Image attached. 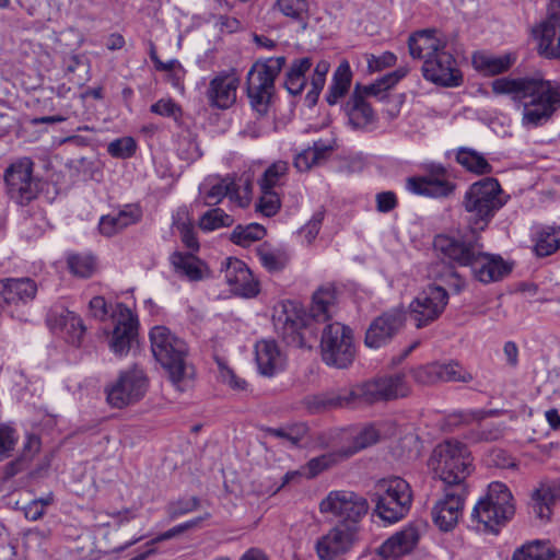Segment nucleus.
I'll return each mask as SVG.
<instances>
[{
  "label": "nucleus",
  "mask_w": 560,
  "mask_h": 560,
  "mask_svg": "<svg viewBox=\"0 0 560 560\" xmlns=\"http://www.w3.org/2000/svg\"><path fill=\"white\" fill-rule=\"evenodd\" d=\"M491 90L509 96L522 110L521 125L526 130L547 125L560 112V82L546 79L541 72L498 78Z\"/></svg>",
  "instance_id": "f257e3e1"
},
{
  "label": "nucleus",
  "mask_w": 560,
  "mask_h": 560,
  "mask_svg": "<svg viewBox=\"0 0 560 560\" xmlns=\"http://www.w3.org/2000/svg\"><path fill=\"white\" fill-rule=\"evenodd\" d=\"M336 291L332 288H319L312 296L308 313L292 301H282L273 308L275 329L288 346L312 349L317 339V325L329 324L336 313Z\"/></svg>",
  "instance_id": "f03ea898"
},
{
  "label": "nucleus",
  "mask_w": 560,
  "mask_h": 560,
  "mask_svg": "<svg viewBox=\"0 0 560 560\" xmlns=\"http://www.w3.org/2000/svg\"><path fill=\"white\" fill-rule=\"evenodd\" d=\"M434 248L458 266L470 267L475 278L482 283H491L508 276L512 266L499 255L482 250L478 235L453 237L438 235Z\"/></svg>",
  "instance_id": "7ed1b4c3"
},
{
  "label": "nucleus",
  "mask_w": 560,
  "mask_h": 560,
  "mask_svg": "<svg viewBox=\"0 0 560 560\" xmlns=\"http://www.w3.org/2000/svg\"><path fill=\"white\" fill-rule=\"evenodd\" d=\"M150 342L153 357L166 371L173 385L184 390L195 375V369L187 359V343L165 326H155L150 330Z\"/></svg>",
  "instance_id": "20e7f679"
},
{
  "label": "nucleus",
  "mask_w": 560,
  "mask_h": 560,
  "mask_svg": "<svg viewBox=\"0 0 560 560\" xmlns=\"http://www.w3.org/2000/svg\"><path fill=\"white\" fill-rule=\"evenodd\" d=\"M509 198L498 179L493 177H485L472 183L462 201L470 229L469 235H478L485 231Z\"/></svg>",
  "instance_id": "39448f33"
},
{
  "label": "nucleus",
  "mask_w": 560,
  "mask_h": 560,
  "mask_svg": "<svg viewBox=\"0 0 560 560\" xmlns=\"http://www.w3.org/2000/svg\"><path fill=\"white\" fill-rule=\"evenodd\" d=\"M515 506L510 489L502 482L488 486L485 497L480 498L470 514V527L477 532L498 534L513 517Z\"/></svg>",
  "instance_id": "423d86ee"
},
{
  "label": "nucleus",
  "mask_w": 560,
  "mask_h": 560,
  "mask_svg": "<svg viewBox=\"0 0 560 560\" xmlns=\"http://www.w3.org/2000/svg\"><path fill=\"white\" fill-rule=\"evenodd\" d=\"M334 392L337 408H349L406 397L409 387L402 374H395Z\"/></svg>",
  "instance_id": "0eeeda50"
},
{
  "label": "nucleus",
  "mask_w": 560,
  "mask_h": 560,
  "mask_svg": "<svg viewBox=\"0 0 560 560\" xmlns=\"http://www.w3.org/2000/svg\"><path fill=\"white\" fill-rule=\"evenodd\" d=\"M431 466L445 487L465 485L471 471L470 452L466 445L456 440L439 444L431 456Z\"/></svg>",
  "instance_id": "6e6552de"
},
{
  "label": "nucleus",
  "mask_w": 560,
  "mask_h": 560,
  "mask_svg": "<svg viewBox=\"0 0 560 560\" xmlns=\"http://www.w3.org/2000/svg\"><path fill=\"white\" fill-rule=\"evenodd\" d=\"M372 500L375 502L377 516L393 524L404 518L409 512L412 491L405 479L392 477L376 482Z\"/></svg>",
  "instance_id": "1a4fd4ad"
},
{
  "label": "nucleus",
  "mask_w": 560,
  "mask_h": 560,
  "mask_svg": "<svg viewBox=\"0 0 560 560\" xmlns=\"http://www.w3.org/2000/svg\"><path fill=\"white\" fill-rule=\"evenodd\" d=\"M287 62L285 57H271L256 62L247 73V95L250 105L259 115L268 112L275 92V80Z\"/></svg>",
  "instance_id": "9d476101"
},
{
  "label": "nucleus",
  "mask_w": 560,
  "mask_h": 560,
  "mask_svg": "<svg viewBox=\"0 0 560 560\" xmlns=\"http://www.w3.org/2000/svg\"><path fill=\"white\" fill-rule=\"evenodd\" d=\"M320 351L327 365L348 368L355 358L352 329L339 322L326 324L322 330Z\"/></svg>",
  "instance_id": "9b49d317"
},
{
  "label": "nucleus",
  "mask_w": 560,
  "mask_h": 560,
  "mask_svg": "<svg viewBox=\"0 0 560 560\" xmlns=\"http://www.w3.org/2000/svg\"><path fill=\"white\" fill-rule=\"evenodd\" d=\"M34 161L28 156L13 160L3 173L7 194L16 203L24 206L37 197L39 180L34 175Z\"/></svg>",
  "instance_id": "f8f14e48"
},
{
  "label": "nucleus",
  "mask_w": 560,
  "mask_h": 560,
  "mask_svg": "<svg viewBox=\"0 0 560 560\" xmlns=\"http://www.w3.org/2000/svg\"><path fill=\"white\" fill-rule=\"evenodd\" d=\"M202 189H205L202 200L206 206H215L225 197L240 208H245L250 202L252 183L248 178L235 180L234 177L226 175L209 179L200 187V190Z\"/></svg>",
  "instance_id": "ddd939ff"
},
{
  "label": "nucleus",
  "mask_w": 560,
  "mask_h": 560,
  "mask_svg": "<svg viewBox=\"0 0 560 560\" xmlns=\"http://www.w3.org/2000/svg\"><path fill=\"white\" fill-rule=\"evenodd\" d=\"M319 511L332 514L340 518V522L358 525L368 513L369 503L365 498L353 491L334 490L322 500Z\"/></svg>",
  "instance_id": "4468645a"
},
{
  "label": "nucleus",
  "mask_w": 560,
  "mask_h": 560,
  "mask_svg": "<svg viewBox=\"0 0 560 560\" xmlns=\"http://www.w3.org/2000/svg\"><path fill=\"white\" fill-rule=\"evenodd\" d=\"M148 380L141 369L124 371L118 378L106 387L108 404L115 408H124L139 401L145 394Z\"/></svg>",
  "instance_id": "2eb2a0df"
},
{
  "label": "nucleus",
  "mask_w": 560,
  "mask_h": 560,
  "mask_svg": "<svg viewBox=\"0 0 560 560\" xmlns=\"http://www.w3.org/2000/svg\"><path fill=\"white\" fill-rule=\"evenodd\" d=\"M456 185L450 179L448 171L442 165L431 163L425 166V174L407 178L408 191L429 198H447Z\"/></svg>",
  "instance_id": "dca6fc26"
},
{
  "label": "nucleus",
  "mask_w": 560,
  "mask_h": 560,
  "mask_svg": "<svg viewBox=\"0 0 560 560\" xmlns=\"http://www.w3.org/2000/svg\"><path fill=\"white\" fill-rule=\"evenodd\" d=\"M448 303V293L441 284L428 285L409 305L410 316L417 328L436 320Z\"/></svg>",
  "instance_id": "f3484780"
},
{
  "label": "nucleus",
  "mask_w": 560,
  "mask_h": 560,
  "mask_svg": "<svg viewBox=\"0 0 560 560\" xmlns=\"http://www.w3.org/2000/svg\"><path fill=\"white\" fill-rule=\"evenodd\" d=\"M467 488L465 485L444 487L443 495L432 508L434 524L442 532H451L458 524L463 515Z\"/></svg>",
  "instance_id": "a211bd4d"
},
{
  "label": "nucleus",
  "mask_w": 560,
  "mask_h": 560,
  "mask_svg": "<svg viewBox=\"0 0 560 560\" xmlns=\"http://www.w3.org/2000/svg\"><path fill=\"white\" fill-rule=\"evenodd\" d=\"M359 540V525L337 523L315 542V550L320 560H332L349 552Z\"/></svg>",
  "instance_id": "6ab92c4d"
},
{
  "label": "nucleus",
  "mask_w": 560,
  "mask_h": 560,
  "mask_svg": "<svg viewBox=\"0 0 560 560\" xmlns=\"http://www.w3.org/2000/svg\"><path fill=\"white\" fill-rule=\"evenodd\" d=\"M422 74L425 80L442 86H459L463 82L456 59L446 48L423 62Z\"/></svg>",
  "instance_id": "aec40b11"
},
{
  "label": "nucleus",
  "mask_w": 560,
  "mask_h": 560,
  "mask_svg": "<svg viewBox=\"0 0 560 560\" xmlns=\"http://www.w3.org/2000/svg\"><path fill=\"white\" fill-rule=\"evenodd\" d=\"M37 293V284L31 278H5L0 280V307L14 316V308L33 301Z\"/></svg>",
  "instance_id": "412c9836"
},
{
  "label": "nucleus",
  "mask_w": 560,
  "mask_h": 560,
  "mask_svg": "<svg viewBox=\"0 0 560 560\" xmlns=\"http://www.w3.org/2000/svg\"><path fill=\"white\" fill-rule=\"evenodd\" d=\"M405 313L400 308H393L376 317L365 334V346L378 349L388 343L402 328Z\"/></svg>",
  "instance_id": "4be33fe9"
},
{
  "label": "nucleus",
  "mask_w": 560,
  "mask_h": 560,
  "mask_svg": "<svg viewBox=\"0 0 560 560\" xmlns=\"http://www.w3.org/2000/svg\"><path fill=\"white\" fill-rule=\"evenodd\" d=\"M230 290L243 298H253L259 292V283L252 271L241 259L229 257L222 268Z\"/></svg>",
  "instance_id": "5701e85b"
},
{
  "label": "nucleus",
  "mask_w": 560,
  "mask_h": 560,
  "mask_svg": "<svg viewBox=\"0 0 560 560\" xmlns=\"http://www.w3.org/2000/svg\"><path fill=\"white\" fill-rule=\"evenodd\" d=\"M115 322L109 347L114 353L124 355L128 353L138 335V319L127 306L118 304Z\"/></svg>",
  "instance_id": "b1692460"
},
{
  "label": "nucleus",
  "mask_w": 560,
  "mask_h": 560,
  "mask_svg": "<svg viewBox=\"0 0 560 560\" xmlns=\"http://www.w3.org/2000/svg\"><path fill=\"white\" fill-rule=\"evenodd\" d=\"M47 325L54 330L65 334L71 345L79 346L85 332L81 317L63 306L50 308L46 317Z\"/></svg>",
  "instance_id": "393cba45"
},
{
  "label": "nucleus",
  "mask_w": 560,
  "mask_h": 560,
  "mask_svg": "<svg viewBox=\"0 0 560 560\" xmlns=\"http://www.w3.org/2000/svg\"><path fill=\"white\" fill-rule=\"evenodd\" d=\"M240 79L233 72H221L209 83L207 100L210 106L220 109L230 108L236 101Z\"/></svg>",
  "instance_id": "a878e982"
},
{
  "label": "nucleus",
  "mask_w": 560,
  "mask_h": 560,
  "mask_svg": "<svg viewBox=\"0 0 560 560\" xmlns=\"http://www.w3.org/2000/svg\"><path fill=\"white\" fill-rule=\"evenodd\" d=\"M538 40V54L547 59H560V11L548 15L537 28L534 30Z\"/></svg>",
  "instance_id": "bb28decb"
},
{
  "label": "nucleus",
  "mask_w": 560,
  "mask_h": 560,
  "mask_svg": "<svg viewBox=\"0 0 560 560\" xmlns=\"http://www.w3.org/2000/svg\"><path fill=\"white\" fill-rule=\"evenodd\" d=\"M557 502H560V478L540 482L530 495L533 513L542 522L551 520Z\"/></svg>",
  "instance_id": "cd10ccee"
},
{
  "label": "nucleus",
  "mask_w": 560,
  "mask_h": 560,
  "mask_svg": "<svg viewBox=\"0 0 560 560\" xmlns=\"http://www.w3.org/2000/svg\"><path fill=\"white\" fill-rule=\"evenodd\" d=\"M141 218L142 211L138 206L126 205L118 211L102 215L98 222V231L102 235L110 237L138 223Z\"/></svg>",
  "instance_id": "c85d7f7f"
},
{
  "label": "nucleus",
  "mask_w": 560,
  "mask_h": 560,
  "mask_svg": "<svg viewBox=\"0 0 560 560\" xmlns=\"http://www.w3.org/2000/svg\"><path fill=\"white\" fill-rule=\"evenodd\" d=\"M408 47L412 58L422 59L424 62L446 48V40L439 35L436 30H422L410 35Z\"/></svg>",
  "instance_id": "c756f323"
},
{
  "label": "nucleus",
  "mask_w": 560,
  "mask_h": 560,
  "mask_svg": "<svg viewBox=\"0 0 560 560\" xmlns=\"http://www.w3.org/2000/svg\"><path fill=\"white\" fill-rule=\"evenodd\" d=\"M419 538V530L415 526H407L387 538L377 552L384 559L401 557L415 549Z\"/></svg>",
  "instance_id": "7c9ffc66"
},
{
  "label": "nucleus",
  "mask_w": 560,
  "mask_h": 560,
  "mask_svg": "<svg viewBox=\"0 0 560 560\" xmlns=\"http://www.w3.org/2000/svg\"><path fill=\"white\" fill-rule=\"evenodd\" d=\"M345 112L348 117V124L355 130H366L370 125L375 122L374 110L363 97L360 84L355 85L352 95L345 106Z\"/></svg>",
  "instance_id": "2f4dec72"
},
{
  "label": "nucleus",
  "mask_w": 560,
  "mask_h": 560,
  "mask_svg": "<svg viewBox=\"0 0 560 560\" xmlns=\"http://www.w3.org/2000/svg\"><path fill=\"white\" fill-rule=\"evenodd\" d=\"M256 362L258 371L265 376H273L282 371L285 358L273 340H261L256 343Z\"/></svg>",
  "instance_id": "473e14b6"
},
{
  "label": "nucleus",
  "mask_w": 560,
  "mask_h": 560,
  "mask_svg": "<svg viewBox=\"0 0 560 560\" xmlns=\"http://www.w3.org/2000/svg\"><path fill=\"white\" fill-rule=\"evenodd\" d=\"M512 560H560V549L548 540H532L516 548Z\"/></svg>",
  "instance_id": "72a5a7b5"
},
{
  "label": "nucleus",
  "mask_w": 560,
  "mask_h": 560,
  "mask_svg": "<svg viewBox=\"0 0 560 560\" xmlns=\"http://www.w3.org/2000/svg\"><path fill=\"white\" fill-rule=\"evenodd\" d=\"M515 56L505 54L494 56L486 52H477L472 56L475 69L485 75H498L509 71L515 63Z\"/></svg>",
  "instance_id": "f704fd0d"
},
{
  "label": "nucleus",
  "mask_w": 560,
  "mask_h": 560,
  "mask_svg": "<svg viewBox=\"0 0 560 560\" xmlns=\"http://www.w3.org/2000/svg\"><path fill=\"white\" fill-rule=\"evenodd\" d=\"M170 261L175 272L189 281H199L205 277L203 262L192 254L175 252L171 255Z\"/></svg>",
  "instance_id": "c9c22d12"
},
{
  "label": "nucleus",
  "mask_w": 560,
  "mask_h": 560,
  "mask_svg": "<svg viewBox=\"0 0 560 560\" xmlns=\"http://www.w3.org/2000/svg\"><path fill=\"white\" fill-rule=\"evenodd\" d=\"M352 79V72L347 61L341 62L336 69L332 81L326 94V101L329 105H336L349 91Z\"/></svg>",
  "instance_id": "e433bc0d"
},
{
  "label": "nucleus",
  "mask_w": 560,
  "mask_h": 560,
  "mask_svg": "<svg viewBox=\"0 0 560 560\" xmlns=\"http://www.w3.org/2000/svg\"><path fill=\"white\" fill-rule=\"evenodd\" d=\"M312 67V59L308 57H303L293 60L291 63L284 81V86L288 92L292 95L300 94L306 84V72Z\"/></svg>",
  "instance_id": "4c0bfd02"
},
{
  "label": "nucleus",
  "mask_w": 560,
  "mask_h": 560,
  "mask_svg": "<svg viewBox=\"0 0 560 560\" xmlns=\"http://www.w3.org/2000/svg\"><path fill=\"white\" fill-rule=\"evenodd\" d=\"M380 439V432L374 425L363 428L347 445L339 447L341 458H349L373 444Z\"/></svg>",
  "instance_id": "58836bf2"
},
{
  "label": "nucleus",
  "mask_w": 560,
  "mask_h": 560,
  "mask_svg": "<svg viewBox=\"0 0 560 560\" xmlns=\"http://www.w3.org/2000/svg\"><path fill=\"white\" fill-rule=\"evenodd\" d=\"M456 161L467 171L479 175L489 174L492 172V166L479 152L460 148L456 153Z\"/></svg>",
  "instance_id": "ea45409f"
},
{
  "label": "nucleus",
  "mask_w": 560,
  "mask_h": 560,
  "mask_svg": "<svg viewBox=\"0 0 560 560\" xmlns=\"http://www.w3.org/2000/svg\"><path fill=\"white\" fill-rule=\"evenodd\" d=\"M234 223L232 215L228 214L221 208H214L205 212L198 222L203 232H212L221 228H229Z\"/></svg>",
  "instance_id": "a19ab883"
},
{
  "label": "nucleus",
  "mask_w": 560,
  "mask_h": 560,
  "mask_svg": "<svg viewBox=\"0 0 560 560\" xmlns=\"http://www.w3.org/2000/svg\"><path fill=\"white\" fill-rule=\"evenodd\" d=\"M266 230L258 223H250L246 226L237 225L231 233L230 240L240 246L247 247L253 242L261 240Z\"/></svg>",
  "instance_id": "79ce46f5"
},
{
  "label": "nucleus",
  "mask_w": 560,
  "mask_h": 560,
  "mask_svg": "<svg viewBox=\"0 0 560 560\" xmlns=\"http://www.w3.org/2000/svg\"><path fill=\"white\" fill-rule=\"evenodd\" d=\"M288 170V164L282 161L270 165L259 180L260 190H277L284 183Z\"/></svg>",
  "instance_id": "37998d69"
},
{
  "label": "nucleus",
  "mask_w": 560,
  "mask_h": 560,
  "mask_svg": "<svg viewBox=\"0 0 560 560\" xmlns=\"http://www.w3.org/2000/svg\"><path fill=\"white\" fill-rule=\"evenodd\" d=\"M275 8L284 16L306 25L308 19V2L306 0H277Z\"/></svg>",
  "instance_id": "c03bdc74"
},
{
  "label": "nucleus",
  "mask_w": 560,
  "mask_h": 560,
  "mask_svg": "<svg viewBox=\"0 0 560 560\" xmlns=\"http://www.w3.org/2000/svg\"><path fill=\"white\" fill-rule=\"evenodd\" d=\"M560 248V228H546L537 236L535 249L538 256H549Z\"/></svg>",
  "instance_id": "a18cd8bd"
},
{
  "label": "nucleus",
  "mask_w": 560,
  "mask_h": 560,
  "mask_svg": "<svg viewBox=\"0 0 560 560\" xmlns=\"http://www.w3.org/2000/svg\"><path fill=\"white\" fill-rule=\"evenodd\" d=\"M342 459L339 454V448L335 452L314 457L303 467V475L308 479L314 478Z\"/></svg>",
  "instance_id": "49530a36"
},
{
  "label": "nucleus",
  "mask_w": 560,
  "mask_h": 560,
  "mask_svg": "<svg viewBox=\"0 0 560 560\" xmlns=\"http://www.w3.org/2000/svg\"><path fill=\"white\" fill-rule=\"evenodd\" d=\"M329 63L325 60H320L313 72L312 79H311V90L307 92L305 101L307 102L308 106L316 105L318 101V96L325 85L326 82V75L329 71Z\"/></svg>",
  "instance_id": "de8ad7c7"
},
{
  "label": "nucleus",
  "mask_w": 560,
  "mask_h": 560,
  "mask_svg": "<svg viewBox=\"0 0 560 560\" xmlns=\"http://www.w3.org/2000/svg\"><path fill=\"white\" fill-rule=\"evenodd\" d=\"M69 270L78 277L89 278L95 270V260L91 255L71 254L67 259Z\"/></svg>",
  "instance_id": "09e8293b"
},
{
  "label": "nucleus",
  "mask_w": 560,
  "mask_h": 560,
  "mask_svg": "<svg viewBox=\"0 0 560 560\" xmlns=\"http://www.w3.org/2000/svg\"><path fill=\"white\" fill-rule=\"evenodd\" d=\"M440 382H463L472 381V375L464 369L458 362L450 361L439 363Z\"/></svg>",
  "instance_id": "8fccbe9b"
},
{
  "label": "nucleus",
  "mask_w": 560,
  "mask_h": 560,
  "mask_svg": "<svg viewBox=\"0 0 560 560\" xmlns=\"http://www.w3.org/2000/svg\"><path fill=\"white\" fill-rule=\"evenodd\" d=\"M303 404L311 413H319L337 408L334 390L306 396Z\"/></svg>",
  "instance_id": "3c124183"
},
{
  "label": "nucleus",
  "mask_w": 560,
  "mask_h": 560,
  "mask_svg": "<svg viewBox=\"0 0 560 560\" xmlns=\"http://www.w3.org/2000/svg\"><path fill=\"white\" fill-rule=\"evenodd\" d=\"M199 504L200 501L197 497H183L170 502L166 506V512L171 520H176L179 516L196 511Z\"/></svg>",
  "instance_id": "603ef678"
},
{
  "label": "nucleus",
  "mask_w": 560,
  "mask_h": 560,
  "mask_svg": "<svg viewBox=\"0 0 560 560\" xmlns=\"http://www.w3.org/2000/svg\"><path fill=\"white\" fill-rule=\"evenodd\" d=\"M270 435L285 440L290 445L298 446L307 434L305 424H294L288 428L270 429Z\"/></svg>",
  "instance_id": "864d4df0"
},
{
  "label": "nucleus",
  "mask_w": 560,
  "mask_h": 560,
  "mask_svg": "<svg viewBox=\"0 0 560 560\" xmlns=\"http://www.w3.org/2000/svg\"><path fill=\"white\" fill-rule=\"evenodd\" d=\"M137 143L131 137H122L112 141L107 147V152L117 159H128L136 152Z\"/></svg>",
  "instance_id": "5fc2aeb1"
},
{
  "label": "nucleus",
  "mask_w": 560,
  "mask_h": 560,
  "mask_svg": "<svg viewBox=\"0 0 560 560\" xmlns=\"http://www.w3.org/2000/svg\"><path fill=\"white\" fill-rule=\"evenodd\" d=\"M19 434L15 429L8 424H0V462L11 456L16 443Z\"/></svg>",
  "instance_id": "6e6d98bb"
},
{
  "label": "nucleus",
  "mask_w": 560,
  "mask_h": 560,
  "mask_svg": "<svg viewBox=\"0 0 560 560\" xmlns=\"http://www.w3.org/2000/svg\"><path fill=\"white\" fill-rule=\"evenodd\" d=\"M261 196L257 203V210L266 217L275 215L280 207L281 200L277 190H260Z\"/></svg>",
  "instance_id": "4d7b16f0"
},
{
  "label": "nucleus",
  "mask_w": 560,
  "mask_h": 560,
  "mask_svg": "<svg viewBox=\"0 0 560 560\" xmlns=\"http://www.w3.org/2000/svg\"><path fill=\"white\" fill-rule=\"evenodd\" d=\"M260 264L269 271H280L287 264V258L279 252L260 248L257 253Z\"/></svg>",
  "instance_id": "13d9d810"
},
{
  "label": "nucleus",
  "mask_w": 560,
  "mask_h": 560,
  "mask_svg": "<svg viewBox=\"0 0 560 560\" xmlns=\"http://www.w3.org/2000/svg\"><path fill=\"white\" fill-rule=\"evenodd\" d=\"M180 212L177 213V218H174V226L179 232L183 243L190 249L197 250L199 243L195 235L194 225L189 221H184L179 218Z\"/></svg>",
  "instance_id": "bf43d9fd"
},
{
  "label": "nucleus",
  "mask_w": 560,
  "mask_h": 560,
  "mask_svg": "<svg viewBox=\"0 0 560 560\" xmlns=\"http://www.w3.org/2000/svg\"><path fill=\"white\" fill-rule=\"evenodd\" d=\"M415 381L422 385H431L440 382L439 362L419 366L412 370Z\"/></svg>",
  "instance_id": "052dcab7"
},
{
  "label": "nucleus",
  "mask_w": 560,
  "mask_h": 560,
  "mask_svg": "<svg viewBox=\"0 0 560 560\" xmlns=\"http://www.w3.org/2000/svg\"><path fill=\"white\" fill-rule=\"evenodd\" d=\"M150 110L159 116L173 118L177 121L182 116L180 107L171 98H161L151 105Z\"/></svg>",
  "instance_id": "680f3d73"
},
{
  "label": "nucleus",
  "mask_w": 560,
  "mask_h": 560,
  "mask_svg": "<svg viewBox=\"0 0 560 560\" xmlns=\"http://www.w3.org/2000/svg\"><path fill=\"white\" fill-rule=\"evenodd\" d=\"M220 374L219 377L222 383L229 385L234 390H246L247 382L237 376L230 368L219 362Z\"/></svg>",
  "instance_id": "e2e57ef3"
},
{
  "label": "nucleus",
  "mask_w": 560,
  "mask_h": 560,
  "mask_svg": "<svg viewBox=\"0 0 560 560\" xmlns=\"http://www.w3.org/2000/svg\"><path fill=\"white\" fill-rule=\"evenodd\" d=\"M390 89L388 82L385 81V77L383 75L381 79L376 80L374 83L361 86V93L363 97L365 96H374L380 101H383L387 97V91Z\"/></svg>",
  "instance_id": "0e129e2a"
},
{
  "label": "nucleus",
  "mask_w": 560,
  "mask_h": 560,
  "mask_svg": "<svg viewBox=\"0 0 560 560\" xmlns=\"http://www.w3.org/2000/svg\"><path fill=\"white\" fill-rule=\"evenodd\" d=\"M368 68L371 72L381 71L384 68L392 67L396 63V56L390 51H385L381 56L376 57L370 55L368 57Z\"/></svg>",
  "instance_id": "69168bd1"
},
{
  "label": "nucleus",
  "mask_w": 560,
  "mask_h": 560,
  "mask_svg": "<svg viewBox=\"0 0 560 560\" xmlns=\"http://www.w3.org/2000/svg\"><path fill=\"white\" fill-rule=\"evenodd\" d=\"M324 220V212L317 211L312 219L301 229V233L311 243L318 234Z\"/></svg>",
  "instance_id": "338daca9"
},
{
  "label": "nucleus",
  "mask_w": 560,
  "mask_h": 560,
  "mask_svg": "<svg viewBox=\"0 0 560 560\" xmlns=\"http://www.w3.org/2000/svg\"><path fill=\"white\" fill-rule=\"evenodd\" d=\"M317 164H319V161L311 148L303 150L294 158V166L300 172L308 171L313 165Z\"/></svg>",
  "instance_id": "774afa93"
}]
</instances>
